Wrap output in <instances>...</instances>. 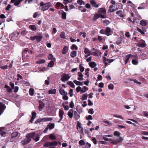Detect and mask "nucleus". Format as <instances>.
Masks as SVG:
<instances>
[{"label": "nucleus", "mask_w": 148, "mask_h": 148, "mask_svg": "<svg viewBox=\"0 0 148 148\" xmlns=\"http://www.w3.org/2000/svg\"><path fill=\"white\" fill-rule=\"evenodd\" d=\"M32 134L28 133L26 135V137L21 141V143L23 145H25L27 144L31 140V137L33 136Z\"/></svg>", "instance_id": "1"}, {"label": "nucleus", "mask_w": 148, "mask_h": 148, "mask_svg": "<svg viewBox=\"0 0 148 148\" xmlns=\"http://www.w3.org/2000/svg\"><path fill=\"white\" fill-rule=\"evenodd\" d=\"M19 34V33L18 32H13L9 36L10 39L12 41H13L14 40L18 39V36Z\"/></svg>", "instance_id": "2"}, {"label": "nucleus", "mask_w": 148, "mask_h": 148, "mask_svg": "<svg viewBox=\"0 0 148 148\" xmlns=\"http://www.w3.org/2000/svg\"><path fill=\"white\" fill-rule=\"evenodd\" d=\"M52 119L51 118L47 117L44 118L38 119L35 122V123H37L41 122H46L50 121L52 120Z\"/></svg>", "instance_id": "3"}, {"label": "nucleus", "mask_w": 148, "mask_h": 148, "mask_svg": "<svg viewBox=\"0 0 148 148\" xmlns=\"http://www.w3.org/2000/svg\"><path fill=\"white\" fill-rule=\"evenodd\" d=\"M70 76L67 74H64L62 75L61 80L63 82L67 81L70 78Z\"/></svg>", "instance_id": "4"}, {"label": "nucleus", "mask_w": 148, "mask_h": 148, "mask_svg": "<svg viewBox=\"0 0 148 148\" xmlns=\"http://www.w3.org/2000/svg\"><path fill=\"white\" fill-rule=\"evenodd\" d=\"M7 132V130L4 127H1V136L4 137L6 136Z\"/></svg>", "instance_id": "5"}, {"label": "nucleus", "mask_w": 148, "mask_h": 148, "mask_svg": "<svg viewBox=\"0 0 148 148\" xmlns=\"http://www.w3.org/2000/svg\"><path fill=\"white\" fill-rule=\"evenodd\" d=\"M51 6V4L50 2L44 4L43 6L42 7L41 10L43 11L47 10Z\"/></svg>", "instance_id": "6"}, {"label": "nucleus", "mask_w": 148, "mask_h": 148, "mask_svg": "<svg viewBox=\"0 0 148 148\" xmlns=\"http://www.w3.org/2000/svg\"><path fill=\"white\" fill-rule=\"evenodd\" d=\"M105 34L107 36H110L111 35L113 34V32L111 30V29L109 27L106 28V30Z\"/></svg>", "instance_id": "7"}, {"label": "nucleus", "mask_w": 148, "mask_h": 148, "mask_svg": "<svg viewBox=\"0 0 148 148\" xmlns=\"http://www.w3.org/2000/svg\"><path fill=\"white\" fill-rule=\"evenodd\" d=\"M29 134H33V136H32L31 138H32L36 142L39 140L40 137L38 135H36V133L35 132H32L29 133Z\"/></svg>", "instance_id": "8"}, {"label": "nucleus", "mask_w": 148, "mask_h": 148, "mask_svg": "<svg viewBox=\"0 0 148 148\" xmlns=\"http://www.w3.org/2000/svg\"><path fill=\"white\" fill-rule=\"evenodd\" d=\"M146 45L145 41L143 40H140V42L138 43L137 45V46L138 47L142 48L145 47Z\"/></svg>", "instance_id": "9"}, {"label": "nucleus", "mask_w": 148, "mask_h": 148, "mask_svg": "<svg viewBox=\"0 0 148 148\" xmlns=\"http://www.w3.org/2000/svg\"><path fill=\"white\" fill-rule=\"evenodd\" d=\"M98 12L99 14H105L106 13V10L105 8H100L98 10Z\"/></svg>", "instance_id": "10"}, {"label": "nucleus", "mask_w": 148, "mask_h": 148, "mask_svg": "<svg viewBox=\"0 0 148 148\" xmlns=\"http://www.w3.org/2000/svg\"><path fill=\"white\" fill-rule=\"evenodd\" d=\"M64 114V112L63 110L61 109H60L59 112V116L60 117V121L62 119Z\"/></svg>", "instance_id": "11"}, {"label": "nucleus", "mask_w": 148, "mask_h": 148, "mask_svg": "<svg viewBox=\"0 0 148 148\" xmlns=\"http://www.w3.org/2000/svg\"><path fill=\"white\" fill-rule=\"evenodd\" d=\"M68 48L67 46H65L63 48L62 53V54H65L67 53L68 51Z\"/></svg>", "instance_id": "12"}, {"label": "nucleus", "mask_w": 148, "mask_h": 148, "mask_svg": "<svg viewBox=\"0 0 148 148\" xmlns=\"http://www.w3.org/2000/svg\"><path fill=\"white\" fill-rule=\"evenodd\" d=\"M36 40L38 42H40L42 39L43 38V36L41 34H39V35L38 36H36Z\"/></svg>", "instance_id": "13"}, {"label": "nucleus", "mask_w": 148, "mask_h": 148, "mask_svg": "<svg viewBox=\"0 0 148 148\" xmlns=\"http://www.w3.org/2000/svg\"><path fill=\"white\" fill-rule=\"evenodd\" d=\"M6 106L4 104L1 103V115L3 113L6 108Z\"/></svg>", "instance_id": "14"}, {"label": "nucleus", "mask_w": 148, "mask_h": 148, "mask_svg": "<svg viewBox=\"0 0 148 148\" xmlns=\"http://www.w3.org/2000/svg\"><path fill=\"white\" fill-rule=\"evenodd\" d=\"M116 14L121 17H125V15L123 14L121 10H119L117 11L116 12Z\"/></svg>", "instance_id": "15"}, {"label": "nucleus", "mask_w": 148, "mask_h": 148, "mask_svg": "<svg viewBox=\"0 0 148 148\" xmlns=\"http://www.w3.org/2000/svg\"><path fill=\"white\" fill-rule=\"evenodd\" d=\"M73 110L71 109L68 112V115L70 118H73Z\"/></svg>", "instance_id": "16"}, {"label": "nucleus", "mask_w": 148, "mask_h": 148, "mask_svg": "<svg viewBox=\"0 0 148 148\" xmlns=\"http://www.w3.org/2000/svg\"><path fill=\"white\" fill-rule=\"evenodd\" d=\"M59 92L60 94L62 95H65L67 92H65L64 90L62 88H60L59 90Z\"/></svg>", "instance_id": "17"}, {"label": "nucleus", "mask_w": 148, "mask_h": 148, "mask_svg": "<svg viewBox=\"0 0 148 148\" xmlns=\"http://www.w3.org/2000/svg\"><path fill=\"white\" fill-rule=\"evenodd\" d=\"M74 117L75 120H77L79 119L80 117L79 115L78 114L77 112L75 111L74 112Z\"/></svg>", "instance_id": "18"}, {"label": "nucleus", "mask_w": 148, "mask_h": 148, "mask_svg": "<svg viewBox=\"0 0 148 148\" xmlns=\"http://www.w3.org/2000/svg\"><path fill=\"white\" fill-rule=\"evenodd\" d=\"M90 3L95 8H98L99 7L98 5L97 4L94 0H91L90 1Z\"/></svg>", "instance_id": "19"}, {"label": "nucleus", "mask_w": 148, "mask_h": 148, "mask_svg": "<svg viewBox=\"0 0 148 148\" xmlns=\"http://www.w3.org/2000/svg\"><path fill=\"white\" fill-rule=\"evenodd\" d=\"M90 66L92 68H94L96 66V64L93 62H90L89 63Z\"/></svg>", "instance_id": "20"}, {"label": "nucleus", "mask_w": 148, "mask_h": 148, "mask_svg": "<svg viewBox=\"0 0 148 148\" xmlns=\"http://www.w3.org/2000/svg\"><path fill=\"white\" fill-rule=\"evenodd\" d=\"M109 11L110 12H112L116 10L117 9H115L114 8V6H113V5H110V6Z\"/></svg>", "instance_id": "21"}, {"label": "nucleus", "mask_w": 148, "mask_h": 148, "mask_svg": "<svg viewBox=\"0 0 148 148\" xmlns=\"http://www.w3.org/2000/svg\"><path fill=\"white\" fill-rule=\"evenodd\" d=\"M29 28L33 31H35L36 30V27L34 25H30L29 26Z\"/></svg>", "instance_id": "22"}, {"label": "nucleus", "mask_w": 148, "mask_h": 148, "mask_svg": "<svg viewBox=\"0 0 148 148\" xmlns=\"http://www.w3.org/2000/svg\"><path fill=\"white\" fill-rule=\"evenodd\" d=\"M77 55V52L76 51H72L71 53V56L72 58H74Z\"/></svg>", "instance_id": "23"}, {"label": "nucleus", "mask_w": 148, "mask_h": 148, "mask_svg": "<svg viewBox=\"0 0 148 148\" xmlns=\"http://www.w3.org/2000/svg\"><path fill=\"white\" fill-rule=\"evenodd\" d=\"M56 92V90L55 89H52L49 91V93L50 94H55Z\"/></svg>", "instance_id": "24"}, {"label": "nucleus", "mask_w": 148, "mask_h": 148, "mask_svg": "<svg viewBox=\"0 0 148 148\" xmlns=\"http://www.w3.org/2000/svg\"><path fill=\"white\" fill-rule=\"evenodd\" d=\"M54 124L53 123H51V124L48 125H47V127L49 129L52 130L54 128Z\"/></svg>", "instance_id": "25"}, {"label": "nucleus", "mask_w": 148, "mask_h": 148, "mask_svg": "<svg viewBox=\"0 0 148 148\" xmlns=\"http://www.w3.org/2000/svg\"><path fill=\"white\" fill-rule=\"evenodd\" d=\"M84 52L86 54H91V51H90L87 48H85L84 51Z\"/></svg>", "instance_id": "26"}, {"label": "nucleus", "mask_w": 148, "mask_h": 148, "mask_svg": "<svg viewBox=\"0 0 148 148\" xmlns=\"http://www.w3.org/2000/svg\"><path fill=\"white\" fill-rule=\"evenodd\" d=\"M5 88H6L8 92H12V89L7 85H5Z\"/></svg>", "instance_id": "27"}, {"label": "nucleus", "mask_w": 148, "mask_h": 148, "mask_svg": "<svg viewBox=\"0 0 148 148\" xmlns=\"http://www.w3.org/2000/svg\"><path fill=\"white\" fill-rule=\"evenodd\" d=\"M49 138L52 140H55L56 139V136L53 134H51L49 135Z\"/></svg>", "instance_id": "28"}, {"label": "nucleus", "mask_w": 148, "mask_h": 148, "mask_svg": "<svg viewBox=\"0 0 148 148\" xmlns=\"http://www.w3.org/2000/svg\"><path fill=\"white\" fill-rule=\"evenodd\" d=\"M88 95L87 94H84L83 95L82 99V100H86L88 97Z\"/></svg>", "instance_id": "29"}, {"label": "nucleus", "mask_w": 148, "mask_h": 148, "mask_svg": "<svg viewBox=\"0 0 148 148\" xmlns=\"http://www.w3.org/2000/svg\"><path fill=\"white\" fill-rule=\"evenodd\" d=\"M18 133L16 132H13L11 134V138H12L16 137L18 136Z\"/></svg>", "instance_id": "30"}, {"label": "nucleus", "mask_w": 148, "mask_h": 148, "mask_svg": "<svg viewBox=\"0 0 148 148\" xmlns=\"http://www.w3.org/2000/svg\"><path fill=\"white\" fill-rule=\"evenodd\" d=\"M67 84L70 85L71 87L74 88L75 85L71 81H69L67 82Z\"/></svg>", "instance_id": "31"}, {"label": "nucleus", "mask_w": 148, "mask_h": 148, "mask_svg": "<svg viewBox=\"0 0 148 148\" xmlns=\"http://www.w3.org/2000/svg\"><path fill=\"white\" fill-rule=\"evenodd\" d=\"M140 24L143 26H145L147 25L146 22L144 20L140 21Z\"/></svg>", "instance_id": "32"}, {"label": "nucleus", "mask_w": 148, "mask_h": 148, "mask_svg": "<svg viewBox=\"0 0 148 148\" xmlns=\"http://www.w3.org/2000/svg\"><path fill=\"white\" fill-rule=\"evenodd\" d=\"M99 17V14H96L93 17V20L96 21Z\"/></svg>", "instance_id": "33"}, {"label": "nucleus", "mask_w": 148, "mask_h": 148, "mask_svg": "<svg viewBox=\"0 0 148 148\" xmlns=\"http://www.w3.org/2000/svg\"><path fill=\"white\" fill-rule=\"evenodd\" d=\"M29 93L30 95L32 96L34 93V89L32 88H30L29 91Z\"/></svg>", "instance_id": "34"}, {"label": "nucleus", "mask_w": 148, "mask_h": 148, "mask_svg": "<svg viewBox=\"0 0 148 148\" xmlns=\"http://www.w3.org/2000/svg\"><path fill=\"white\" fill-rule=\"evenodd\" d=\"M116 140L118 143H119L122 142L123 139L121 137H120L119 138H117Z\"/></svg>", "instance_id": "35"}, {"label": "nucleus", "mask_w": 148, "mask_h": 148, "mask_svg": "<svg viewBox=\"0 0 148 148\" xmlns=\"http://www.w3.org/2000/svg\"><path fill=\"white\" fill-rule=\"evenodd\" d=\"M130 55H127L125 57V64H126L127 62H128V61L130 59L129 58Z\"/></svg>", "instance_id": "36"}, {"label": "nucleus", "mask_w": 148, "mask_h": 148, "mask_svg": "<svg viewBox=\"0 0 148 148\" xmlns=\"http://www.w3.org/2000/svg\"><path fill=\"white\" fill-rule=\"evenodd\" d=\"M44 146L45 147H51L50 144V142H48L45 143L44 145Z\"/></svg>", "instance_id": "37"}, {"label": "nucleus", "mask_w": 148, "mask_h": 148, "mask_svg": "<svg viewBox=\"0 0 148 148\" xmlns=\"http://www.w3.org/2000/svg\"><path fill=\"white\" fill-rule=\"evenodd\" d=\"M50 144L51 147H52L53 146H56L57 145L58 143L56 141H53L50 142Z\"/></svg>", "instance_id": "38"}, {"label": "nucleus", "mask_w": 148, "mask_h": 148, "mask_svg": "<svg viewBox=\"0 0 148 148\" xmlns=\"http://www.w3.org/2000/svg\"><path fill=\"white\" fill-rule=\"evenodd\" d=\"M54 64V62L53 61L51 60L48 64V66L49 67H53Z\"/></svg>", "instance_id": "39"}, {"label": "nucleus", "mask_w": 148, "mask_h": 148, "mask_svg": "<svg viewBox=\"0 0 148 148\" xmlns=\"http://www.w3.org/2000/svg\"><path fill=\"white\" fill-rule=\"evenodd\" d=\"M79 144L81 146H82L85 145V143L83 140H81L79 141Z\"/></svg>", "instance_id": "40"}, {"label": "nucleus", "mask_w": 148, "mask_h": 148, "mask_svg": "<svg viewBox=\"0 0 148 148\" xmlns=\"http://www.w3.org/2000/svg\"><path fill=\"white\" fill-rule=\"evenodd\" d=\"M120 134V133L117 131H115L114 133V135L116 136H119Z\"/></svg>", "instance_id": "41"}, {"label": "nucleus", "mask_w": 148, "mask_h": 148, "mask_svg": "<svg viewBox=\"0 0 148 148\" xmlns=\"http://www.w3.org/2000/svg\"><path fill=\"white\" fill-rule=\"evenodd\" d=\"M45 62V60H40L36 61V63L37 64H42Z\"/></svg>", "instance_id": "42"}, {"label": "nucleus", "mask_w": 148, "mask_h": 148, "mask_svg": "<svg viewBox=\"0 0 148 148\" xmlns=\"http://www.w3.org/2000/svg\"><path fill=\"white\" fill-rule=\"evenodd\" d=\"M66 14L65 12H62V17L63 19L64 20L66 19Z\"/></svg>", "instance_id": "43"}, {"label": "nucleus", "mask_w": 148, "mask_h": 148, "mask_svg": "<svg viewBox=\"0 0 148 148\" xmlns=\"http://www.w3.org/2000/svg\"><path fill=\"white\" fill-rule=\"evenodd\" d=\"M77 2L78 4L80 5L85 4L84 1L82 0H78L77 1Z\"/></svg>", "instance_id": "44"}, {"label": "nucleus", "mask_w": 148, "mask_h": 148, "mask_svg": "<svg viewBox=\"0 0 148 148\" xmlns=\"http://www.w3.org/2000/svg\"><path fill=\"white\" fill-rule=\"evenodd\" d=\"M71 48L73 50H74V49L76 50H77V49L78 48L75 45L73 44L71 47Z\"/></svg>", "instance_id": "45"}, {"label": "nucleus", "mask_w": 148, "mask_h": 148, "mask_svg": "<svg viewBox=\"0 0 148 148\" xmlns=\"http://www.w3.org/2000/svg\"><path fill=\"white\" fill-rule=\"evenodd\" d=\"M132 63L134 65H137L138 64V61L136 60L133 59L132 60Z\"/></svg>", "instance_id": "46"}, {"label": "nucleus", "mask_w": 148, "mask_h": 148, "mask_svg": "<svg viewBox=\"0 0 148 148\" xmlns=\"http://www.w3.org/2000/svg\"><path fill=\"white\" fill-rule=\"evenodd\" d=\"M112 115L115 117H117L118 118H120L121 119H123V118L122 117L121 115H117L116 114H113Z\"/></svg>", "instance_id": "47"}, {"label": "nucleus", "mask_w": 148, "mask_h": 148, "mask_svg": "<svg viewBox=\"0 0 148 148\" xmlns=\"http://www.w3.org/2000/svg\"><path fill=\"white\" fill-rule=\"evenodd\" d=\"M79 69H80V71L81 72H83L84 71V68L82 66V64H81L79 65Z\"/></svg>", "instance_id": "48"}, {"label": "nucleus", "mask_w": 148, "mask_h": 148, "mask_svg": "<svg viewBox=\"0 0 148 148\" xmlns=\"http://www.w3.org/2000/svg\"><path fill=\"white\" fill-rule=\"evenodd\" d=\"M103 122L104 123L105 125L106 126L108 125H112L111 123L108 121H104Z\"/></svg>", "instance_id": "49"}, {"label": "nucleus", "mask_w": 148, "mask_h": 148, "mask_svg": "<svg viewBox=\"0 0 148 148\" xmlns=\"http://www.w3.org/2000/svg\"><path fill=\"white\" fill-rule=\"evenodd\" d=\"M90 71V69L89 68H88L86 69L85 70V75H87V77H88L89 76V75L88 74V72Z\"/></svg>", "instance_id": "50"}, {"label": "nucleus", "mask_w": 148, "mask_h": 148, "mask_svg": "<svg viewBox=\"0 0 148 148\" xmlns=\"http://www.w3.org/2000/svg\"><path fill=\"white\" fill-rule=\"evenodd\" d=\"M88 113L91 114H92L94 113L93 109L92 108L90 109L88 111Z\"/></svg>", "instance_id": "51"}, {"label": "nucleus", "mask_w": 148, "mask_h": 148, "mask_svg": "<svg viewBox=\"0 0 148 148\" xmlns=\"http://www.w3.org/2000/svg\"><path fill=\"white\" fill-rule=\"evenodd\" d=\"M56 5L57 7H63L64 6L63 4L60 3V2H57L56 3Z\"/></svg>", "instance_id": "52"}, {"label": "nucleus", "mask_w": 148, "mask_h": 148, "mask_svg": "<svg viewBox=\"0 0 148 148\" xmlns=\"http://www.w3.org/2000/svg\"><path fill=\"white\" fill-rule=\"evenodd\" d=\"M27 33V32L26 31V30H23L21 32V34L22 35L24 36Z\"/></svg>", "instance_id": "53"}, {"label": "nucleus", "mask_w": 148, "mask_h": 148, "mask_svg": "<svg viewBox=\"0 0 148 148\" xmlns=\"http://www.w3.org/2000/svg\"><path fill=\"white\" fill-rule=\"evenodd\" d=\"M76 110H77V111L79 113H82L83 112V111L82 110V108H80L79 109L77 107H76Z\"/></svg>", "instance_id": "54"}, {"label": "nucleus", "mask_w": 148, "mask_h": 148, "mask_svg": "<svg viewBox=\"0 0 148 148\" xmlns=\"http://www.w3.org/2000/svg\"><path fill=\"white\" fill-rule=\"evenodd\" d=\"M110 143L114 145H116L118 143L116 140H114L113 139Z\"/></svg>", "instance_id": "55"}, {"label": "nucleus", "mask_w": 148, "mask_h": 148, "mask_svg": "<svg viewBox=\"0 0 148 148\" xmlns=\"http://www.w3.org/2000/svg\"><path fill=\"white\" fill-rule=\"evenodd\" d=\"M114 87L113 85L112 84H110L108 86V88L112 90Z\"/></svg>", "instance_id": "56"}, {"label": "nucleus", "mask_w": 148, "mask_h": 148, "mask_svg": "<svg viewBox=\"0 0 148 148\" xmlns=\"http://www.w3.org/2000/svg\"><path fill=\"white\" fill-rule=\"evenodd\" d=\"M60 36L61 38H64L65 37V34L64 33L62 32L60 34Z\"/></svg>", "instance_id": "57"}, {"label": "nucleus", "mask_w": 148, "mask_h": 148, "mask_svg": "<svg viewBox=\"0 0 148 148\" xmlns=\"http://www.w3.org/2000/svg\"><path fill=\"white\" fill-rule=\"evenodd\" d=\"M137 30L140 32L141 34H144V32L141 29L139 28L138 27L137 28Z\"/></svg>", "instance_id": "58"}, {"label": "nucleus", "mask_w": 148, "mask_h": 148, "mask_svg": "<svg viewBox=\"0 0 148 148\" xmlns=\"http://www.w3.org/2000/svg\"><path fill=\"white\" fill-rule=\"evenodd\" d=\"M67 93H66L65 95H64L63 97V99L65 100H67L68 99V97L67 96Z\"/></svg>", "instance_id": "59"}, {"label": "nucleus", "mask_w": 148, "mask_h": 148, "mask_svg": "<svg viewBox=\"0 0 148 148\" xmlns=\"http://www.w3.org/2000/svg\"><path fill=\"white\" fill-rule=\"evenodd\" d=\"M36 113L35 112H33L32 113V117L31 118L34 119L36 116Z\"/></svg>", "instance_id": "60"}, {"label": "nucleus", "mask_w": 148, "mask_h": 148, "mask_svg": "<svg viewBox=\"0 0 148 148\" xmlns=\"http://www.w3.org/2000/svg\"><path fill=\"white\" fill-rule=\"evenodd\" d=\"M91 146V144L88 142H87L86 143L85 147L86 148H89Z\"/></svg>", "instance_id": "61"}, {"label": "nucleus", "mask_w": 148, "mask_h": 148, "mask_svg": "<svg viewBox=\"0 0 148 148\" xmlns=\"http://www.w3.org/2000/svg\"><path fill=\"white\" fill-rule=\"evenodd\" d=\"M73 82L77 85H79V84L81 83V82H79L76 80H74Z\"/></svg>", "instance_id": "62"}, {"label": "nucleus", "mask_w": 148, "mask_h": 148, "mask_svg": "<svg viewBox=\"0 0 148 148\" xmlns=\"http://www.w3.org/2000/svg\"><path fill=\"white\" fill-rule=\"evenodd\" d=\"M92 140L94 144L95 145H96L97 144V141L96 138H95L93 137L92 138Z\"/></svg>", "instance_id": "63"}, {"label": "nucleus", "mask_w": 148, "mask_h": 148, "mask_svg": "<svg viewBox=\"0 0 148 148\" xmlns=\"http://www.w3.org/2000/svg\"><path fill=\"white\" fill-rule=\"evenodd\" d=\"M143 115L144 116L148 117V112L145 111L143 112Z\"/></svg>", "instance_id": "64"}]
</instances>
